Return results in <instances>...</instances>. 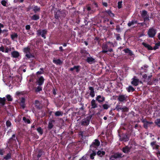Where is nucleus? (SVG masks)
I'll return each instance as SVG.
<instances>
[{
	"mask_svg": "<svg viewBox=\"0 0 160 160\" xmlns=\"http://www.w3.org/2000/svg\"><path fill=\"white\" fill-rule=\"evenodd\" d=\"M25 101V99L24 98H22L20 103H24Z\"/></svg>",
	"mask_w": 160,
	"mask_h": 160,
	"instance_id": "obj_57",
	"label": "nucleus"
},
{
	"mask_svg": "<svg viewBox=\"0 0 160 160\" xmlns=\"http://www.w3.org/2000/svg\"><path fill=\"white\" fill-rule=\"evenodd\" d=\"M142 44L144 47L146 48H147L149 50H152L153 49L148 44H147L143 42L142 43Z\"/></svg>",
	"mask_w": 160,
	"mask_h": 160,
	"instance_id": "obj_19",
	"label": "nucleus"
},
{
	"mask_svg": "<svg viewBox=\"0 0 160 160\" xmlns=\"http://www.w3.org/2000/svg\"><path fill=\"white\" fill-rule=\"evenodd\" d=\"M0 51H2V52H3L4 51V47L2 46L0 47Z\"/></svg>",
	"mask_w": 160,
	"mask_h": 160,
	"instance_id": "obj_52",
	"label": "nucleus"
},
{
	"mask_svg": "<svg viewBox=\"0 0 160 160\" xmlns=\"http://www.w3.org/2000/svg\"><path fill=\"white\" fill-rule=\"evenodd\" d=\"M124 51L126 53L129 54L130 55L132 54V51L128 49L124 50Z\"/></svg>",
	"mask_w": 160,
	"mask_h": 160,
	"instance_id": "obj_34",
	"label": "nucleus"
},
{
	"mask_svg": "<svg viewBox=\"0 0 160 160\" xmlns=\"http://www.w3.org/2000/svg\"><path fill=\"white\" fill-rule=\"evenodd\" d=\"M155 123L158 127H160V119H158L156 120L155 122Z\"/></svg>",
	"mask_w": 160,
	"mask_h": 160,
	"instance_id": "obj_40",
	"label": "nucleus"
},
{
	"mask_svg": "<svg viewBox=\"0 0 160 160\" xmlns=\"http://www.w3.org/2000/svg\"><path fill=\"white\" fill-rule=\"evenodd\" d=\"M37 131L39 133L41 134H42L43 133V131L42 129L40 127L38 128L37 129Z\"/></svg>",
	"mask_w": 160,
	"mask_h": 160,
	"instance_id": "obj_41",
	"label": "nucleus"
},
{
	"mask_svg": "<svg viewBox=\"0 0 160 160\" xmlns=\"http://www.w3.org/2000/svg\"><path fill=\"white\" fill-rule=\"evenodd\" d=\"M7 100L8 101H11L12 100V98L11 96L9 95H8L6 96Z\"/></svg>",
	"mask_w": 160,
	"mask_h": 160,
	"instance_id": "obj_37",
	"label": "nucleus"
},
{
	"mask_svg": "<svg viewBox=\"0 0 160 160\" xmlns=\"http://www.w3.org/2000/svg\"><path fill=\"white\" fill-rule=\"evenodd\" d=\"M37 34L38 36L41 35L42 37H43L44 39L46 38L45 35L47 33V31L45 30H38L37 31Z\"/></svg>",
	"mask_w": 160,
	"mask_h": 160,
	"instance_id": "obj_3",
	"label": "nucleus"
},
{
	"mask_svg": "<svg viewBox=\"0 0 160 160\" xmlns=\"http://www.w3.org/2000/svg\"><path fill=\"white\" fill-rule=\"evenodd\" d=\"M120 139V140L123 141L125 142L129 140L128 136L126 134L124 135L123 137L121 138Z\"/></svg>",
	"mask_w": 160,
	"mask_h": 160,
	"instance_id": "obj_18",
	"label": "nucleus"
},
{
	"mask_svg": "<svg viewBox=\"0 0 160 160\" xmlns=\"http://www.w3.org/2000/svg\"><path fill=\"white\" fill-rule=\"evenodd\" d=\"M43 153L42 152H39L38 154V158L40 157Z\"/></svg>",
	"mask_w": 160,
	"mask_h": 160,
	"instance_id": "obj_54",
	"label": "nucleus"
},
{
	"mask_svg": "<svg viewBox=\"0 0 160 160\" xmlns=\"http://www.w3.org/2000/svg\"><path fill=\"white\" fill-rule=\"evenodd\" d=\"M44 79L42 77H41L37 81V82L39 85H42L44 82Z\"/></svg>",
	"mask_w": 160,
	"mask_h": 160,
	"instance_id": "obj_17",
	"label": "nucleus"
},
{
	"mask_svg": "<svg viewBox=\"0 0 160 160\" xmlns=\"http://www.w3.org/2000/svg\"><path fill=\"white\" fill-rule=\"evenodd\" d=\"M128 108L126 107H122V111L123 112H127L128 111Z\"/></svg>",
	"mask_w": 160,
	"mask_h": 160,
	"instance_id": "obj_44",
	"label": "nucleus"
},
{
	"mask_svg": "<svg viewBox=\"0 0 160 160\" xmlns=\"http://www.w3.org/2000/svg\"><path fill=\"white\" fill-rule=\"evenodd\" d=\"M4 152V151L3 150H0V154L1 155H3Z\"/></svg>",
	"mask_w": 160,
	"mask_h": 160,
	"instance_id": "obj_55",
	"label": "nucleus"
},
{
	"mask_svg": "<svg viewBox=\"0 0 160 160\" xmlns=\"http://www.w3.org/2000/svg\"><path fill=\"white\" fill-rule=\"evenodd\" d=\"M105 98L101 95H98L96 98V100L99 103H101L105 101Z\"/></svg>",
	"mask_w": 160,
	"mask_h": 160,
	"instance_id": "obj_7",
	"label": "nucleus"
},
{
	"mask_svg": "<svg viewBox=\"0 0 160 160\" xmlns=\"http://www.w3.org/2000/svg\"><path fill=\"white\" fill-rule=\"evenodd\" d=\"M79 66H75L73 68H71L70 69L71 71L75 70L76 72H78L79 71Z\"/></svg>",
	"mask_w": 160,
	"mask_h": 160,
	"instance_id": "obj_20",
	"label": "nucleus"
},
{
	"mask_svg": "<svg viewBox=\"0 0 160 160\" xmlns=\"http://www.w3.org/2000/svg\"><path fill=\"white\" fill-rule=\"evenodd\" d=\"M42 90V88L41 87L38 86V87L35 90L36 92H39Z\"/></svg>",
	"mask_w": 160,
	"mask_h": 160,
	"instance_id": "obj_43",
	"label": "nucleus"
},
{
	"mask_svg": "<svg viewBox=\"0 0 160 160\" xmlns=\"http://www.w3.org/2000/svg\"><path fill=\"white\" fill-rule=\"evenodd\" d=\"M89 90L90 91L89 93L90 95L92 97H93L95 96L94 88L92 87H89Z\"/></svg>",
	"mask_w": 160,
	"mask_h": 160,
	"instance_id": "obj_12",
	"label": "nucleus"
},
{
	"mask_svg": "<svg viewBox=\"0 0 160 160\" xmlns=\"http://www.w3.org/2000/svg\"><path fill=\"white\" fill-rule=\"evenodd\" d=\"M92 108H95L97 107V104L94 99H92L91 101Z\"/></svg>",
	"mask_w": 160,
	"mask_h": 160,
	"instance_id": "obj_11",
	"label": "nucleus"
},
{
	"mask_svg": "<svg viewBox=\"0 0 160 160\" xmlns=\"http://www.w3.org/2000/svg\"><path fill=\"white\" fill-rule=\"evenodd\" d=\"M100 142L98 140L95 139L92 144L91 147H95L96 146H98L100 145Z\"/></svg>",
	"mask_w": 160,
	"mask_h": 160,
	"instance_id": "obj_9",
	"label": "nucleus"
},
{
	"mask_svg": "<svg viewBox=\"0 0 160 160\" xmlns=\"http://www.w3.org/2000/svg\"><path fill=\"white\" fill-rule=\"evenodd\" d=\"M6 124L8 127H10L11 125V123L9 121H8L6 122Z\"/></svg>",
	"mask_w": 160,
	"mask_h": 160,
	"instance_id": "obj_46",
	"label": "nucleus"
},
{
	"mask_svg": "<svg viewBox=\"0 0 160 160\" xmlns=\"http://www.w3.org/2000/svg\"><path fill=\"white\" fill-rule=\"evenodd\" d=\"M102 5L106 7H107V3L106 2H103Z\"/></svg>",
	"mask_w": 160,
	"mask_h": 160,
	"instance_id": "obj_60",
	"label": "nucleus"
},
{
	"mask_svg": "<svg viewBox=\"0 0 160 160\" xmlns=\"http://www.w3.org/2000/svg\"><path fill=\"white\" fill-rule=\"evenodd\" d=\"M59 49L61 51H63V49L62 47H59Z\"/></svg>",
	"mask_w": 160,
	"mask_h": 160,
	"instance_id": "obj_63",
	"label": "nucleus"
},
{
	"mask_svg": "<svg viewBox=\"0 0 160 160\" xmlns=\"http://www.w3.org/2000/svg\"><path fill=\"white\" fill-rule=\"evenodd\" d=\"M103 108L105 109H107L110 107V106L107 104H104L102 105Z\"/></svg>",
	"mask_w": 160,
	"mask_h": 160,
	"instance_id": "obj_38",
	"label": "nucleus"
},
{
	"mask_svg": "<svg viewBox=\"0 0 160 160\" xmlns=\"http://www.w3.org/2000/svg\"><path fill=\"white\" fill-rule=\"evenodd\" d=\"M35 104L36 106L37 107V108H39V103L38 101H36L35 102Z\"/></svg>",
	"mask_w": 160,
	"mask_h": 160,
	"instance_id": "obj_50",
	"label": "nucleus"
},
{
	"mask_svg": "<svg viewBox=\"0 0 160 160\" xmlns=\"http://www.w3.org/2000/svg\"><path fill=\"white\" fill-rule=\"evenodd\" d=\"M132 80L131 82V83L135 86H137L138 85L139 82V80L134 78L132 79Z\"/></svg>",
	"mask_w": 160,
	"mask_h": 160,
	"instance_id": "obj_8",
	"label": "nucleus"
},
{
	"mask_svg": "<svg viewBox=\"0 0 160 160\" xmlns=\"http://www.w3.org/2000/svg\"><path fill=\"white\" fill-rule=\"evenodd\" d=\"M11 51V49L10 48H8V47H6L5 48V52L8 53L9 52Z\"/></svg>",
	"mask_w": 160,
	"mask_h": 160,
	"instance_id": "obj_48",
	"label": "nucleus"
},
{
	"mask_svg": "<svg viewBox=\"0 0 160 160\" xmlns=\"http://www.w3.org/2000/svg\"><path fill=\"white\" fill-rule=\"evenodd\" d=\"M26 29L27 30H29L30 28V26L29 25H27L26 26Z\"/></svg>",
	"mask_w": 160,
	"mask_h": 160,
	"instance_id": "obj_56",
	"label": "nucleus"
},
{
	"mask_svg": "<svg viewBox=\"0 0 160 160\" xmlns=\"http://www.w3.org/2000/svg\"><path fill=\"white\" fill-rule=\"evenodd\" d=\"M11 155L10 153H8L7 155L4 158L7 160L11 158Z\"/></svg>",
	"mask_w": 160,
	"mask_h": 160,
	"instance_id": "obj_42",
	"label": "nucleus"
},
{
	"mask_svg": "<svg viewBox=\"0 0 160 160\" xmlns=\"http://www.w3.org/2000/svg\"><path fill=\"white\" fill-rule=\"evenodd\" d=\"M52 122V121H51L49 122L48 127L50 129H51L53 127Z\"/></svg>",
	"mask_w": 160,
	"mask_h": 160,
	"instance_id": "obj_33",
	"label": "nucleus"
},
{
	"mask_svg": "<svg viewBox=\"0 0 160 160\" xmlns=\"http://www.w3.org/2000/svg\"><path fill=\"white\" fill-rule=\"evenodd\" d=\"M117 39L118 40L121 39V38H120L119 34L117 35Z\"/></svg>",
	"mask_w": 160,
	"mask_h": 160,
	"instance_id": "obj_59",
	"label": "nucleus"
},
{
	"mask_svg": "<svg viewBox=\"0 0 160 160\" xmlns=\"http://www.w3.org/2000/svg\"><path fill=\"white\" fill-rule=\"evenodd\" d=\"M130 150V148L128 146L123 148L122 149V151L125 153L128 152Z\"/></svg>",
	"mask_w": 160,
	"mask_h": 160,
	"instance_id": "obj_16",
	"label": "nucleus"
},
{
	"mask_svg": "<svg viewBox=\"0 0 160 160\" xmlns=\"http://www.w3.org/2000/svg\"><path fill=\"white\" fill-rule=\"evenodd\" d=\"M39 10V9L37 7H36V8H35L34 9V11L35 12H36L37 11H38Z\"/></svg>",
	"mask_w": 160,
	"mask_h": 160,
	"instance_id": "obj_61",
	"label": "nucleus"
},
{
	"mask_svg": "<svg viewBox=\"0 0 160 160\" xmlns=\"http://www.w3.org/2000/svg\"><path fill=\"white\" fill-rule=\"evenodd\" d=\"M87 10L89 11V13H93L95 11H93V10H91V8L90 7L88 6H87Z\"/></svg>",
	"mask_w": 160,
	"mask_h": 160,
	"instance_id": "obj_29",
	"label": "nucleus"
},
{
	"mask_svg": "<svg viewBox=\"0 0 160 160\" xmlns=\"http://www.w3.org/2000/svg\"><path fill=\"white\" fill-rule=\"evenodd\" d=\"M116 30L118 32H119L120 31V29L119 26H117Z\"/></svg>",
	"mask_w": 160,
	"mask_h": 160,
	"instance_id": "obj_51",
	"label": "nucleus"
},
{
	"mask_svg": "<svg viewBox=\"0 0 160 160\" xmlns=\"http://www.w3.org/2000/svg\"><path fill=\"white\" fill-rule=\"evenodd\" d=\"M43 71L42 70V69H41V71L38 72H37V74H40L42 73H43Z\"/></svg>",
	"mask_w": 160,
	"mask_h": 160,
	"instance_id": "obj_58",
	"label": "nucleus"
},
{
	"mask_svg": "<svg viewBox=\"0 0 160 160\" xmlns=\"http://www.w3.org/2000/svg\"><path fill=\"white\" fill-rule=\"evenodd\" d=\"M11 55L13 58H17L18 57L19 54L17 51H14L11 52Z\"/></svg>",
	"mask_w": 160,
	"mask_h": 160,
	"instance_id": "obj_14",
	"label": "nucleus"
},
{
	"mask_svg": "<svg viewBox=\"0 0 160 160\" xmlns=\"http://www.w3.org/2000/svg\"><path fill=\"white\" fill-rule=\"evenodd\" d=\"M6 2L5 0H3L1 2V4L4 6H6Z\"/></svg>",
	"mask_w": 160,
	"mask_h": 160,
	"instance_id": "obj_49",
	"label": "nucleus"
},
{
	"mask_svg": "<svg viewBox=\"0 0 160 160\" xmlns=\"http://www.w3.org/2000/svg\"><path fill=\"white\" fill-rule=\"evenodd\" d=\"M30 48L28 47L25 48L24 49V52L26 53V56L28 58L33 57V56L30 53Z\"/></svg>",
	"mask_w": 160,
	"mask_h": 160,
	"instance_id": "obj_5",
	"label": "nucleus"
},
{
	"mask_svg": "<svg viewBox=\"0 0 160 160\" xmlns=\"http://www.w3.org/2000/svg\"><path fill=\"white\" fill-rule=\"evenodd\" d=\"M86 61L89 63L91 64L95 62V59L91 57H88L86 59Z\"/></svg>",
	"mask_w": 160,
	"mask_h": 160,
	"instance_id": "obj_13",
	"label": "nucleus"
},
{
	"mask_svg": "<svg viewBox=\"0 0 160 160\" xmlns=\"http://www.w3.org/2000/svg\"><path fill=\"white\" fill-rule=\"evenodd\" d=\"M122 1L118 2V8L120 9L122 8Z\"/></svg>",
	"mask_w": 160,
	"mask_h": 160,
	"instance_id": "obj_36",
	"label": "nucleus"
},
{
	"mask_svg": "<svg viewBox=\"0 0 160 160\" xmlns=\"http://www.w3.org/2000/svg\"><path fill=\"white\" fill-rule=\"evenodd\" d=\"M105 154V152L104 151H99L97 152V154L98 156L100 157H102L103 155H104Z\"/></svg>",
	"mask_w": 160,
	"mask_h": 160,
	"instance_id": "obj_22",
	"label": "nucleus"
},
{
	"mask_svg": "<svg viewBox=\"0 0 160 160\" xmlns=\"http://www.w3.org/2000/svg\"><path fill=\"white\" fill-rule=\"evenodd\" d=\"M122 154L121 153H116L114 154L113 157L115 158H120L122 157Z\"/></svg>",
	"mask_w": 160,
	"mask_h": 160,
	"instance_id": "obj_28",
	"label": "nucleus"
},
{
	"mask_svg": "<svg viewBox=\"0 0 160 160\" xmlns=\"http://www.w3.org/2000/svg\"><path fill=\"white\" fill-rule=\"evenodd\" d=\"M21 106L23 108H24L25 107V105L24 103H20Z\"/></svg>",
	"mask_w": 160,
	"mask_h": 160,
	"instance_id": "obj_53",
	"label": "nucleus"
},
{
	"mask_svg": "<svg viewBox=\"0 0 160 160\" xmlns=\"http://www.w3.org/2000/svg\"><path fill=\"white\" fill-rule=\"evenodd\" d=\"M53 62L56 64H60L62 63V61L59 59H53Z\"/></svg>",
	"mask_w": 160,
	"mask_h": 160,
	"instance_id": "obj_27",
	"label": "nucleus"
},
{
	"mask_svg": "<svg viewBox=\"0 0 160 160\" xmlns=\"http://www.w3.org/2000/svg\"><path fill=\"white\" fill-rule=\"evenodd\" d=\"M141 14L145 21L149 20V16L147 14V12L146 11H142L141 12Z\"/></svg>",
	"mask_w": 160,
	"mask_h": 160,
	"instance_id": "obj_4",
	"label": "nucleus"
},
{
	"mask_svg": "<svg viewBox=\"0 0 160 160\" xmlns=\"http://www.w3.org/2000/svg\"><path fill=\"white\" fill-rule=\"evenodd\" d=\"M105 12L107 13L111 17H112L114 16V14L110 10H106Z\"/></svg>",
	"mask_w": 160,
	"mask_h": 160,
	"instance_id": "obj_25",
	"label": "nucleus"
},
{
	"mask_svg": "<svg viewBox=\"0 0 160 160\" xmlns=\"http://www.w3.org/2000/svg\"><path fill=\"white\" fill-rule=\"evenodd\" d=\"M116 109L118 111L120 110L122 111V108L121 107L120 105H117L116 107Z\"/></svg>",
	"mask_w": 160,
	"mask_h": 160,
	"instance_id": "obj_32",
	"label": "nucleus"
},
{
	"mask_svg": "<svg viewBox=\"0 0 160 160\" xmlns=\"http://www.w3.org/2000/svg\"><path fill=\"white\" fill-rule=\"evenodd\" d=\"M55 115L57 116H62V112L61 111H57L55 113Z\"/></svg>",
	"mask_w": 160,
	"mask_h": 160,
	"instance_id": "obj_30",
	"label": "nucleus"
},
{
	"mask_svg": "<svg viewBox=\"0 0 160 160\" xmlns=\"http://www.w3.org/2000/svg\"><path fill=\"white\" fill-rule=\"evenodd\" d=\"M155 142H152L151 143V144L152 146H153L155 144Z\"/></svg>",
	"mask_w": 160,
	"mask_h": 160,
	"instance_id": "obj_62",
	"label": "nucleus"
},
{
	"mask_svg": "<svg viewBox=\"0 0 160 160\" xmlns=\"http://www.w3.org/2000/svg\"><path fill=\"white\" fill-rule=\"evenodd\" d=\"M109 46L110 47H113L114 45L112 43L110 42L107 43V44H103L102 46V48L103 50L102 52H107L108 51L110 52H111L113 51L112 49H108V47Z\"/></svg>",
	"mask_w": 160,
	"mask_h": 160,
	"instance_id": "obj_1",
	"label": "nucleus"
},
{
	"mask_svg": "<svg viewBox=\"0 0 160 160\" xmlns=\"http://www.w3.org/2000/svg\"><path fill=\"white\" fill-rule=\"evenodd\" d=\"M160 46L159 43H156L155 44V45L153 48V49L154 50H156L157 49H158V47Z\"/></svg>",
	"mask_w": 160,
	"mask_h": 160,
	"instance_id": "obj_45",
	"label": "nucleus"
},
{
	"mask_svg": "<svg viewBox=\"0 0 160 160\" xmlns=\"http://www.w3.org/2000/svg\"><path fill=\"white\" fill-rule=\"evenodd\" d=\"M158 38H159V40H160V33H159L158 35Z\"/></svg>",
	"mask_w": 160,
	"mask_h": 160,
	"instance_id": "obj_64",
	"label": "nucleus"
},
{
	"mask_svg": "<svg viewBox=\"0 0 160 160\" xmlns=\"http://www.w3.org/2000/svg\"><path fill=\"white\" fill-rule=\"evenodd\" d=\"M6 99L5 98H0V108L3 106L5 104Z\"/></svg>",
	"mask_w": 160,
	"mask_h": 160,
	"instance_id": "obj_10",
	"label": "nucleus"
},
{
	"mask_svg": "<svg viewBox=\"0 0 160 160\" xmlns=\"http://www.w3.org/2000/svg\"><path fill=\"white\" fill-rule=\"evenodd\" d=\"M127 98V96L126 95H121L118 96V99L120 102H122L124 101H126Z\"/></svg>",
	"mask_w": 160,
	"mask_h": 160,
	"instance_id": "obj_6",
	"label": "nucleus"
},
{
	"mask_svg": "<svg viewBox=\"0 0 160 160\" xmlns=\"http://www.w3.org/2000/svg\"><path fill=\"white\" fill-rule=\"evenodd\" d=\"M152 122H149L147 121H145L144 122V127L145 128H147L149 124H152Z\"/></svg>",
	"mask_w": 160,
	"mask_h": 160,
	"instance_id": "obj_26",
	"label": "nucleus"
},
{
	"mask_svg": "<svg viewBox=\"0 0 160 160\" xmlns=\"http://www.w3.org/2000/svg\"><path fill=\"white\" fill-rule=\"evenodd\" d=\"M156 33V30L153 28H150L148 32V35L150 37H154Z\"/></svg>",
	"mask_w": 160,
	"mask_h": 160,
	"instance_id": "obj_2",
	"label": "nucleus"
},
{
	"mask_svg": "<svg viewBox=\"0 0 160 160\" xmlns=\"http://www.w3.org/2000/svg\"><path fill=\"white\" fill-rule=\"evenodd\" d=\"M89 123V120L88 119H83L82 122V124L84 125H87Z\"/></svg>",
	"mask_w": 160,
	"mask_h": 160,
	"instance_id": "obj_15",
	"label": "nucleus"
},
{
	"mask_svg": "<svg viewBox=\"0 0 160 160\" xmlns=\"http://www.w3.org/2000/svg\"><path fill=\"white\" fill-rule=\"evenodd\" d=\"M15 135L13 134L12 137L9 139V142H11L12 140H15Z\"/></svg>",
	"mask_w": 160,
	"mask_h": 160,
	"instance_id": "obj_47",
	"label": "nucleus"
},
{
	"mask_svg": "<svg viewBox=\"0 0 160 160\" xmlns=\"http://www.w3.org/2000/svg\"><path fill=\"white\" fill-rule=\"evenodd\" d=\"M18 37V35L17 34L14 33L11 35V38L12 39L14 40L16 38H17Z\"/></svg>",
	"mask_w": 160,
	"mask_h": 160,
	"instance_id": "obj_31",
	"label": "nucleus"
},
{
	"mask_svg": "<svg viewBox=\"0 0 160 160\" xmlns=\"http://www.w3.org/2000/svg\"><path fill=\"white\" fill-rule=\"evenodd\" d=\"M128 92H130L131 91L133 92L134 91L135 89L132 86H130L127 88Z\"/></svg>",
	"mask_w": 160,
	"mask_h": 160,
	"instance_id": "obj_24",
	"label": "nucleus"
},
{
	"mask_svg": "<svg viewBox=\"0 0 160 160\" xmlns=\"http://www.w3.org/2000/svg\"><path fill=\"white\" fill-rule=\"evenodd\" d=\"M39 16H38L37 15H36V14L34 15H33L31 17V19L32 20H37L39 19Z\"/></svg>",
	"mask_w": 160,
	"mask_h": 160,
	"instance_id": "obj_23",
	"label": "nucleus"
},
{
	"mask_svg": "<svg viewBox=\"0 0 160 160\" xmlns=\"http://www.w3.org/2000/svg\"><path fill=\"white\" fill-rule=\"evenodd\" d=\"M23 120L25 122H27L28 123H29L30 122V121L28 119H27L25 117H23Z\"/></svg>",
	"mask_w": 160,
	"mask_h": 160,
	"instance_id": "obj_39",
	"label": "nucleus"
},
{
	"mask_svg": "<svg viewBox=\"0 0 160 160\" xmlns=\"http://www.w3.org/2000/svg\"><path fill=\"white\" fill-rule=\"evenodd\" d=\"M96 155V153L93 151V152L90 155V157L91 159H93L94 158V156H95Z\"/></svg>",
	"mask_w": 160,
	"mask_h": 160,
	"instance_id": "obj_35",
	"label": "nucleus"
},
{
	"mask_svg": "<svg viewBox=\"0 0 160 160\" xmlns=\"http://www.w3.org/2000/svg\"><path fill=\"white\" fill-rule=\"evenodd\" d=\"M137 23V21L135 20H132L131 22L128 23V26L129 27H130L132 25H134L135 23Z\"/></svg>",
	"mask_w": 160,
	"mask_h": 160,
	"instance_id": "obj_21",
	"label": "nucleus"
}]
</instances>
